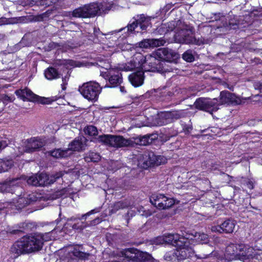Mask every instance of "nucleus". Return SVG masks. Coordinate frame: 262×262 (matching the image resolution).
<instances>
[{
	"label": "nucleus",
	"mask_w": 262,
	"mask_h": 262,
	"mask_svg": "<svg viewBox=\"0 0 262 262\" xmlns=\"http://www.w3.org/2000/svg\"><path fill=\"white\" fill-rule=\"evenodd\" d=\"M20 184L21 179H16L12 180L1 186L2 192L15 193L16 197L13 198L12 201L3 203V206L0 207V209L9 208L12 209L19 210L34 201L31 196H29V198H28L24 196H21L19 194L23 191L22 187L20 186Z\"/></svg>",
	"instance_id": "obj_1"
},
{
	"label": "nucleus",
	"mask_w": 262,
	"mask_h": 262,
	"mask_svg": "<svg viewBox=\"0 0 262 262\" xmlns=\"http://www.w3.org/2000/svg\"><path fill=\"white\" fill-rule=\"evenodd\" d=\"M189 237H186L185 240L180 243L181 246H178V248L175 250L174 254H176L178 260H184L193 256L196 257L198 259L207 258L214 251L213 247L206 245L204 247V251L202 253L195 254L193 249L191 246L189 245Z\"/></svg>",
	"instance_id": "obj_2"
},
{
	"label": "nucleus",
	"mask_w": 262,
	"mask_h": 262,
	"mask_svg": "<svg viewBox=\"0 0 262 262\" xmlns=\"http://www.w3.org/2000/svg\"><path fill=\"white\" fill-rule=\"evenodd\" d=\"M186 116L184 110L160 112L152 119L151 124L155 126L165 125Z\"/></svg>",
	"instance_id": "obj_3"
},
{
	"label": "nucleus",
	"mask_w": 262,
	"mask_h": 262,
	"mask_svg": "<svg viewBox=\"0 0 262 262\" xmlns=\"http://www.w3.org/2000/svg\"><path fill=\"white\" fill-rule=\"evenodd\" d=\"M97 140L99 142L106 145L116 148L132 146L134 143V141L132 139H125L121 136L112 135L99 136L97 138Z\"/></svg>",
	"instance_id": "obj_4"
},
{
	"label": "nucleus",
	"mask_w": 262,
	"mask_h": 262,
	"mask_svg": "<svg viewBox=\"0 0 262 262\" xmlns=\"http://www.w3.org/2000/svg\"><path fill=\"white\" fill-rule=\"evenodd\" d=\"M101 11H104L102 4L91 3L75 9L72 15L75 17L89 18L101 14Z\"/></svg>",
	"instance_id": "obj_5"
},
{
	"label": "nucleus",
	"mask_w": 262,
	"mask_h": 262,
	"mask_svg": "<svg viewBox=\"0 0 262 262\" xmlns=\"http://www.w3.org/2000/svg\"><path fill=\"white\" fill-rule=\"evenodd\" d=\"M121 256L135 262H159L147 252L134 248H128L120 251Z\"/></svg>",
	"instance_id": "obj_6"
},
{
	"label": "nucleus",
	"mask_w": 262,
	"mask_h": 262,
	"mask_svg": "<svg viewBox=\"0 0 262 262\" xmlns=\"http://www.w3.org/2000/svg\"><path fill=\"white\" fill-rule=\"evenodd\" d=\"M63 174L62 171L56 172L51 176L46 173L35 174L29 177L27 179V182L29 185L35 186H43L53 183L56 180L61 178Z\"/></svg>",
	"instance_id": "obj_7"
},
{
	"label": "nucleus",
	"mask_w": 262,
	"mask_h": 262,
	"mask_svg": "<svg viewBox=\"0 0 262 262\" xmlns=\"http://www.w3.org/2000/svg\"><path fill=\"white\" fill-rule=\"evenodd\" d=\"M138 161L143 168H147L151 166L164 164L166 162V159L163 156H156L152 151H147L139 157Z\"/></svg>",
	"instance_id": "obj_8"
},
{
	"label": "nucleus",
	"mask_w": 262,
	"mask_h": 262,
	"mask_svg": "<svg viewBox=\"0 0 262 262\" xmlns=\"http://www.w3.org/2000/svg\"><path fill=\"white\" fill-rule=\"evenodd\" d=\"M79 91L88 100L96 101L101 91V88L98 83L89 82L84 83L79 88Z\"/></svg>",
	"instance_id": "obj_9"
},
{
	"label": "nucleus",
	"mask_w": 262,
	"mask_h": 262,
	"mask_svg": "<svg viewBox=\"0 0 262 262\" xmlns=\"http://www.w3.org/2000/svg\"><path fill=\"white\" fill-rule=\"evenodd\" d=\"M133 19L134 20L131 24H128L126 27L119 29L118 32L123 31L125 33H127V34L124 35V37H126L129 33L135 31L138 26L142 31H145L150 24V17L146 16L144 14L137 15Z\"/></svg>",
	"instance_id": "obj_10"
},
{
	"label": "nucleus",
	"mask_w": 262,
	"mask_h": 262,
	"mask_svg": "<svg viewBox=\"0 0 262 262\" xmlns=\"http://www.w3.org/2000/svg\"><path fill=\"white\" fill-rule=\"evenodd\" d=\"M176 41L180 43L196 44L200 45L204 43V40H197L191 30L182 29L177 32L174 36Z\"/></svg>",
	"instance_id": "obj_11"
},
{
	"label": "nucleus",
	"mask_w": 262,
	"mask_h": 262,
	"mask_svg": "<svg viewBox=\"0 0 262 262\" xmlns=\"http://www.w3.org/2000/svg\"><path fill=\"white\" fill-rule=\"evenodd\" d=\"M154 56L148 57L149 60H155V58H158L170 62H176V60L179 57L178 53L167 48H160L154 53Z\"/></svg>",
	"instance_id": "obj_12"
},
{
	"label": "nucleus",
	"mask_w": 262,
	"mask_h": 262,
	"mask_svg": "<svg viewBox=\"0 0 262 262\" xmlns=\"http://www.w3.org/2000/svg\"><path fill=\"white\" fill-rule=\"evenodd\" d=\"M194 106L196 109L212 114L216 111L219 108L216 104V100H211L209 98H199L194 103Z\"/></svg>",
	"instance_id": "obj_13"
},
{
	"label": "nucleus",
	"mask_w": 262,
	"mask_h": 262,
	"mask_svg": "<svg viewBox=\"0 0 262 262\" xmlns=\"http://www.w3.org/2000/svg\"><path fill=\"white\" fill-rule=\"evenodd\" d=\"M150 203L160 209H166L174 204L172 198H167L163 194H152L150 198Z\"/></svg>",
	"instance_id": "obj_14"
},
{
	"label": "nucleus",
	"mask_w": 262,
	"mask_h": 262,
	"mask_svg": "<svg viewBox=\"0 0 262 262\" xmlns=\"http://www.w3.org/2000/svg\"><path fill=\"white\" fill-rule=\"evenodd\" d=\"M144 61V56L140 53H136L131 58L129 62L119 66L120 70L130 71L136 69L141 68Z\"/></svg>",
	"instance_id": "obj_15"
},
{
	"label": "nucleus",
	"mask_w": 262,
	"mask_h": 262,
	"mask_svg": "<svg viewBox=\"0 0 262 262\" xmlns=\"http://www.w3.org/2000/svg\"><path fill=\"white\" fill-rule=\"evenodd\" d=\"M101 75L105 79L108 80L110 85H106L105 87H116L122 82V75L119 71L110 70L102 73Z\"/></svg>",
	"instance_id": "obj_16"
},
{
	"label": "nucleus",
	"mask_w": 262,
	"mask_h": 262,
	"mask_svg": "<svg viewBox=\"0 0 262 262\" xmlns=\"http://www.w3.org/2000/svg\"><path fill=\"white\" fill-rule=\"evenodd\" d=\"M245 249L244 244H231L226 248V254L227 256H229V258L232 259L242 260L243 252Z\"/></svg>",
	"instance_id": "obj_17"
},
{
	"label": "nucleus",
	"mask_w": 262,
	"mask_h": 262,
	"mask_svg": "<svg viewBox=\"0 0 262 262\" xmlns=\"http://www.w3.org/2000/svg\"><path fill=\"white\" fill-rule=\"evenodd\" d=\"M27 143L25 145L22 151H20L21 154L24 152L31 153L45 145L44 140L39 138H32L27 140Z\"/></svg>",
	"instance_id": "obj_18"
},
{
	"label": "nucleus",
	"mask_w": 262,
	"mask_h": 262,
	"mask_svg": "<svg viewBox=\"0 0 262 262\" xmlns=\"http://www.w3.org/2000/svg\"><path fill=\"white\" fill-rule=\"evenodd\" d=\"M29 244V241L27 240V238L24 236L14 244V251L17 254L33 252V248Z\"/></svg>",
	"instance_id": "obj_19"
},
{
	"label": "nucleus",
	"mask_w": 262,
	"mask_h": 262,
	"mask_svg": "<svg viewBox=\"0 0 262 262\" xmlns=\"http://www.w3.org/2000/svg\"><path fill=\"white\" fill-rule=\"evenodd\" d=\"M242 102V99L234 94L228 91H222L220 93V103L223 104H239Z\"/></svg>",
	"instance_id": "obj_20"
},
{
	"label": "nucleus",
	"mask_w": 262,
	"mask_h": 262,
	"mask_svg": "<svg viewBox=\"0 0 262 262\" xmlns=\"http://www.w3.org/2000/svg\"><path fill=\"white\" fill-rule=\"evenodd\" d=\"M88 141V139L84 136L78 137L69 144V147L67 149L69 150V152L71 151H83L87 146Z\"/></svg>",
	"instance_id": "obj_21"
},
{
	"label": "nucleus",
	"mask_w": 262,
	"mask_h": 262,
	"mask_svg": "<svg viewBox=\"0 0 262 262\" xmlns=\"http://www.w3.org/2000/svg\"><path fill=\"white\" fill-rule=\"evenodd\" d=\"M247 16H233L229 20L228 26H227V29L235 30L245 28L248 25L246 20Z\"/></svg>",
	"instance_id": "obj_22"
},
{
	"label": "nucleus",
	"mask_w": 262,
	"mask_h": 262,
	"mask_svg": "<svg viewBox=\"0 0 262 262\" xmlns=\"http://www.w3.org/2000/svg\"><path fill=\"white\" fill-rule=\"evenodd\" d=\"M167 40L164 38L159 39H145L139 42V47L141 48H156L164 46Z\"/></svg>",
	"instance_id": "obj_23"
},
{
	"label": "nucleus",
	"mask_w": 262,
	"mask_h": 262,
	"mask_svg": "<svg viewBox=\"0 0 262 262\" xmlns=\"http://www.w3.org/2000/svg\"><path fill=\"white\" fill-rule=\"evenodd\" d=\"M80 246L69 247L66 251L67 252L68 258H73L74 257L78 258L81 259H88L90 254L82 252L80 250Z\"/></svg>",
	"instance_id": "obj_24"
},
{
	"label": "nucleus",
	"mask_w": 262,
	"mask_h": 262,
	"mask_svg": "<svg viewBox=\"0 0 262 262\" xmlns=\"http://www.w3.org/2000/svg\"><path fill=\"white\" fill-rule=\"evenodd\" d=\"M128 80L134 87L141 86L144 80V75L143 71H138L133 73L128 76Z\"/></svg>",
	"instance_id": "obj_25"
},
{
	"label": "nucleus",
	"mask_w": 262,
	"mask_h": 262,
	"mask_svg": "<svg viewBox=\"0 0 262 262\" xmlns=\"http://www.w3.org/2000/svg\"><path fill=\"white\" fill-rule=\"evenodd\" d=\"M261 253L262 249L258 248L257 247H256V248H253L248 245H245V249L243 252V255H242V260H244L245 259L255 258L257 255H260Z\"/></svg>",
	"instance_id": "obj_26"
},
{
	"label": "nucleus",
	"mask_w": 262,
	"mask_h": 262,
	"mask_svg": "<svg viewBox=\"0 0 262 262\" xmlns=\"http://www.w3.org/2000/svg\"><path fill=\"white\" fill-rule=\"evenodd\" d=\"M15 94L24 101H35L37 98V95L27 88L17 90L15 91Z\"/></svg>",
	"instance_id": "obj_27"
},
{
	"label": "nucleus",
	"mask_w": 262,
	"mask_h": 262,
	"mask_svg": "<svg viewBox=\"0 0 262 262\" xmlns=\"http://www.w3.org/2000/svg\"><path fill=\"white\" fill-rule=\"evenodd\" d=\"M165 243L170 244L176 246H181L180 243L185 240L186 237L181 236L179 234H168L164 236Z\"/></svg>",
	"instance_id": "obj_28"
},
{
	"label": "nucleus",
	"mask_w": 262,
	"mask_h": 262,
	"mask_svg": "<svg viewBox=\"0 0 262 262\" xmlns=\"http://www.w3.org/2000/svg\"><path fill=\"white\" fill-rule=\"evenodd\" d=\"M29 241V244L33 248V252L40 250L41 249V243L39 242L40 236L37 237L35 234L33 236H25Z\"/></svg>",
	"instance_id": "obj_29"
},
{
	"label": "nucleus",
	"mask_w": 262,
	"mask_h": 262,
	"mask_svg": "<svg viewBox=\"0 0 262 262\" xmlns=\"http://www.w3.org/2000/svg\"><path fill=\"white\" fill-rule=\"evenodd\" d=\"M149 56H154V53H152V55H147L144 57V61H143V65L141 66V69L145 71H152L157 68L156 66L157 63L156 62V59L157 58H155V60L151 61L149 60Z\"/></svg>",
	"instance_id": "obj_30"
},
{
	"label": "nucleus",
	"mask_w": 262,
	"mask_h": 262,
	"mask_svg": "<svg viewBox=\"0 0 262 262\" xmlns=\"http://www.w3.org/2000/svg\"><path fill=\"white\" fill-rule=\"evenodd\" d=\"M50 13L48 11L41 14L35 16H32L31 18H27V17H21L18 18L20 22L27 23L28 21H41L49 16Z\"/></svg>",
	"instance_id": "obj_31"
},
{
	"label": "nucleus",
	"mask_w": 262,
	"mask_h": 262,
	"mask_svg": "<svg viewBox=\"0 0 262 262\" xmlns=\"http://www.w3.org/2000/svg\"><path fill=\"white\" fill-rule=\"evenodd\" d=\"M49 155L55 158H65L70 155L69 150L61 149L60 148L56 149L52 151H48Z\"/></svg>",
	"instance_id": "obj_32"
},
{
	"label": "nucleus",
	"mask_w": 262,
	"mask_h": 262,
	"mask_svg": "<svg viewBox=\"0 0 262 262\" xmlns=\"http://www.w3.org/2000/svg\"><path fill=\"white\" fill-rule=\"evenodd\" d=\"M235 225L234 221L227 220L221 224L222 231L227 233H232L234 229Z\"/></svg>",
	"instance_id": "obj_33"
},
{
	"label": "nucleus",
	"mask_w": 262,
	"mask_h": 262,
	"mask_svg": "<svg viewBox=\"0 0 262 262\" xmlns=\"http://www.w3.org/2000/svg\"><path fill=\"white\" fill-rule=\"evenodd\" d=\"M45 76L49 80H53L60 77V74L53 68H49L45 71Z\"/></svg>",
	"instance_id": "obj_34"
},
{
	"label": "nucleus",
	"mask_w": 262,
	"mask_h": 262,
	"mask_svg": "<svg viewBox=\"0 0 262 262\" xmlns=\"http://www.w3.org/2000/svg\"><path fill=\"white\" fill-rule=\"evenodd\" d=\"M151 142L150 136L147 135L139 136L135 139V142L140 145H146L151 143Z\"/></svg>",
	"instance_id": "obj_35"
},
{
	"label": "nucleus",
	"mask_w": 262,
	"mask_h": 262,
	"mask_svg": "<svg viewBox=\"0 0 262 262\" xmlns=\"http://www.w3.org/2000/svg\"><path fill=\"white\" fill-rule=\"evenodd\" d=\"M85 161L87 162H96L100 160V155L96 152H89L84 157Z\"/></svg>",
	"instance_id": "obj_36"
},
{
	"label": "nucleus",
	"mask_w": 262,
	"mask_h": 262,
	"mask_svg": "<svg viewBox=\"0 0 262 262\" xmlns=\"http://www.w3.org/2000/svg\"><path fill=\"white\" fill-rule=\"evenodd\" d=\"M126 202L120 201L114 204L111 210L112 213H115L119 209L125 208L128 206Z\"/></svg>",
	"instance_id": "obj_37"
},
{
	"label": "nucleus",
	"mask_w": 262,
	"mask_h": 262,
	"mask_svg": "<svg viewBox=\"0 0 262 262\" xmlns=\"http://www.w3.org/2000/svg\"><path fill=\"white\" fill-rule=\"evenodd\" d=\"M194 240L201 243H206L208 241V235L203 233H195L194 235Z\"/></svg>",
	"instance_id": "obj_38"
},
{
	"label": "nucleus",
	"mask_w": 262,
	"mask_h": 262,
	"mask_svg": "<svg viewBox=\"0 0 262 262\" xmlns=\"http://www.w3.org/2000/svg\"><path fill=\"white\" fill-rule=\"evenodd\" d=\"M84 132L85 134L90 136H96L98 135V130L97 128L93 125H89L85 127Z\"/></svg>",
	"instance_id": "obj_39"
},
{
	"label": "nucleus",
	"mask_w": 262,
	"mask_h": 262,
	"mask_svg": "<svg viewBox=\"0 0 262 262\" xmlns=\"http://www.w3.org/2000/svg\"><path fill=\"white\" fill-rule=\"evenodd\" d=\"M36 234L37 237L40 236L41 237V238L39 239V242L41 243V247H42V245L44 242L49 241L52 239L50 232H47L44 234L37 233Z\"/></svg>",
	"instance_id": "obj_40"
},
{
	"label": "nucleus",
	"mask_w": 262,
	"mask_h": 262,
	"mask_svg": "<svg viewBox=\"0 0 262 262\" xmlns=\"http://www.w3.org/2000/svg\"><path fill=\"white\" fill-rule=\"evenodd\" d=\"M0 162L2 164V166H3L2 168L4 172L8 171V169L11 168L13 165L12 161L10 160L5 161L3 160H0Z\"/></svg>",
	"instance_id": "obj_41"
},
{
	"label": "nucleus",
	"mask_w": 262,
	"mask_h": 262,
	"mask_svg": "<svg viewBox=\"0 0 262 262\" xmlns=\"http://www.w3.org/2000/svg\"><path fill=\"white\" fill-rule=\"evenodd\" d=\"M183 58L184 60L187 62H192L194 60V56L192 54V52L191 51L188 50L186 51L183 54Z\"/></svg>",
	"instance_id": "obj_42"
},
{
	"label": "nucleus",
	"mask_w": 262,
	"mask_h": 262,
	"mask_svg": "<svg viewBox=\"0 0 262 262\" xmlns=\"http://www.w3.org/2000/svg\"><path fill=\"white\" fill-rule=\"evenodd\" d=\"M175 250L174 251H170L166 253L164 255L165 259L167 261L175 260L177 258L176 256Z\"/></svg>",
	"instance_id": "obj_43"
},
{
	"label": "nucleus",
	"mask_w": 262,
	"mask_h": 262,
	"mask_svg": "<svg viewBox=\"0 0 262 262\" xmlns=\"http://www.w3.org/2000/svg\"><path fill=\"white\" fill-rule=\"evenodd\" d=\"M138 211L141 215L146 217L151 215L152 213V211L148 209L146 210L143 207H140L138 209Z\"/></svg>",
	"instance_id": "obj_44"
},
{
	"label": "nucleus",
	"mask_w": 262,
	"mask_h": 262,
	"mask_svg": "<svg viewBox=\"0 0 262 262\" xmlns=\"http://www.w3.org/2000/svg\"><path fill=\"white\" fill-rule=\"evenodd\" d=\"M165 243L164 236H159L153 240V244L161 245Z\"/></svg>",
	"instance_id": "obj_45"
},
{
	"label": "nucleus",
	"mask_w": 262,
	"mask_h": 262,
	"mask_svg": "<svg viewBox=\"0 0 262 262\" xmlns=\"http://www.w3.org/2000/svg\"><path fill=\"white\" fill-rule=\"evenodd\" d=\"M211 231L212 232H216L219 233H222L223 232L222 231V228L221 225L220 226H214L211 227Z\"/></svg>",
	"instance_id": "obj_46"
},
{
	"label": "nucleus",
	"mask_w": 262,
	"mask_h": 262,
	"mask_svg": "<svg viewBox=\"0 0 262 262\" xmlns=\"http://www.w3.org/2000/svg\"><path fill=\"white\" fill-rule=\"evenodd\" d=\"M119 48L122 50H128L131 48L130 45L125 43L123 44H119Z\"/></svg>",
	"instance_id": "obj_47"
},
{
	"label": "nucleus",
	"mask_w": 262,
	"mask_h": 262,
	"mask_svg": "<svg viewBox=\"0 0 262 262\" xmlns=\"http://www.w3.org/2000/svg\"><path fill=\"white\" fill-rule=\"evenodd\" d=\"M7 143L6 141L1 140L0 141V150L2 148H5L7 146Z\"/></svg>",
	"instance_id": "obj_48"
},
{
	"label": "nucleus",
	"mask_w": 262,
	"mask_h": 262,
	"mask_svg": "<svg viewBox=\"0 0 262 262\" xmlns=\"http://www.w3.org/2000/svg\"><path fill=\"white\" fill-rule=\"evenodd\" d=\"M255 89H257L259 90V91L262 92V83H257L255 84Z\"/></svg>",
	"instance_id": "obj_49"
},
{
	"label": "nucleus",
	"mask_w": 262,
	"mask_h": 262,
	"mask_svg": "<svg viewBox=\"0 0 262 262\" xmlns=\"http://www.w3.org/2000/svg\"><path fill=\"white\" fill-rule=\"evenodd\" d=\"M247 186L250 189H252L253 188V183L252 181H248L246 183Z\"/></svg>",
	"instance_id": "obj_50"
},
{
	"label": "nucleus",
	"mask_w": 262,
	"mask_h": 262,
	"mask_svg": "<svg viewBox=\"0 0 262 262\" xmlns=\"http://www.w3.org/2000/svg\"><path fill=\"white\" fill-rule=\"evenodd\" d=\"M7 23V20L5 18H0V26Z\"/></svg>",
	"instance_id": "obj_51"
},
{
	"label": "nucleus",
	"mask_w": 262,
	"mask_h": 262,
	"mask_svg": "<svg viewBox=\"0 0 262 262\" xmlns=\"http://www.w3.org/2000/svg\"><path fill=\"white\" fill-rule=\"evenodd\" d=\"M4 101H11V102L13 101V98H11L8 96H5V97L4 98Z\"/></svg>",
	"instance_id": "obj_52"
},
{
	"label": "nucleus",
	"mask_w": 262,
	"mask_h": 262,
	"mask_svg": "<svg viewBox=\"0 0 262 262\" xmlns=\"http://www.w3.org/2000/svg\"><path fill=\"white\" fill-rule=\"evenodd\" d=\"M21 231L20 230H9V232L11 233V234H16L19 232H20Z\"/></svg>",
	"instance_id": "obj_53"
},
{
	"label": "nucleus",
	"mask_w": 262,
	"mask_h": 262,
	"mask_svg": "<svg viewBox=\"0 0 262 262\" xmlns=\"http://www.w3.org/2000/svg\"><path fill=\"white\" fill-rule=\"evenodd\" d=\"M94 210H91V211H90L88 213H86L85 214L83 215L82 216V217H84V216H88V215H90V214H92L94 212Z\"/></svg>",
	"instance_id": "obj_54"
},
{
	"label": "nucleus",
	"mask_w": 262,
	"mask_h": 262,
	"mask_svg": "<svg viewBox=\"0 0 262 262\" xmlns=\"http://www.w3.org/2000/svg\"><path fill=\"white\" fill-rule=\"evenodd\" d=\"M62 193L60 192H57V194H56V196L55 198H53V199H56L57 198H58L60 196H61Z\"/></svg>",
	"instance_id": "obj_55"
},
{
	"label": "nucleus",
	"mask_w": 262,
	"mask_h": 262,
	"mask_svg": "<svg viewBox=\"0 0 262 262\" xmlns=\"http://www.w3.org/2000/svg\"><path fill=\"white\" fill-rule=\"evenodd\" d=\"M100 222H101V221H100V220L99 219H96V220H95L94 221V223H99Z\"/></svg>",
	"instance_id": "obj_56"
},
{
	"label": "nucleus",
	"mask_w": 262,
	"mask_h": 262,
	"mask_svg": "<svg viewBox=\"0 0 262 262\" xmlns=\"http://www.w3.org/2000/svg\"><path fill=\"white\" fill-rule=\"evenodd\" d=\"M2 164L0 162V173L1 172H4V171L3 170V169L2 168Z\"/></svg>",
	"instance_id": "obj_57"
},
{
	"label": "nucleus",
	"mask_w": 262,
	"mask_h": 262,
	"mask_svg": "<svg viewBox=\"0 0 262 262\" xmlns=\"http://www.w3.org/2000/svg\"><path fill=\"white\" fill-rule=\"evenodd\" d=\"M230 90H233V88H229Z\"/></svg>",
	"instance_id": "obj_58"
},
{
	"label": "nucleus",
	"mask_w": 262,
	"mask_h": 262,
	"mask_svg": "<svg viewBox=\"0 0 262 262\" xmlns=\"http://www.w3.org/2000/svg\"><path fill=\"white\" fill-rule=\"evenodd\" d=\"M64 84V83H63V85H62V89H64V88L63 87V85Z\"/></svg>",
	"instance_id": "obj_59"
}]
</instances>
